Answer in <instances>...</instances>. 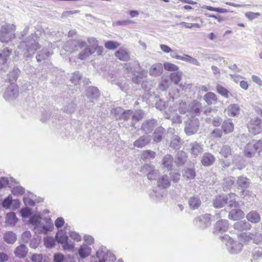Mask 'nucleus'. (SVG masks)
<instances>
[{
  "instance_id": "1",
  "label": "nucleus",
  "mask_w": 262,
  "mask_h": 262,
  "mask_svg": "<svg viewBox=\"0 0 262 262\" xmlns=\"http://www.w3.org/2000/svg\"><path fill=\"white\" fill-rule=\"evenodd\" d=\"M29 223L31 224L36 232L39 234H47L52 231L54 226L50 218L41 217L40 214H36L31 216Z\"/></svg>"
},
{
  "instance_id": "2",
  "label": "nucleus",
  "mask_w": 262,
  "mask_h": 262,
  "mask_svg": "<svg viewBox=\"0 0 262 262\" xmlns=\"http://www.w3.org/2000/svg\"><path fill=\"white\" fill-rule=\"evenodd\" d=\"M38 39V37L36 34H32L26 40L20 43L19 48L24 50H26V52L24 53L26 57L32 56L38 49L40 48Z\"/></svg>"
},
{
  "instance_id": "3",
  "label": "nucleus",
  "mask_w": 262,
  "mask_h": 262,
  "mask_svg": "<svg viewBox=\"0 0 262 262\" xmlns=\"http://www.w3.org/2000/svg\"><path fill=\"white\" fill-rule=\"evenodd\" d=\"M16 26L12 24H5L0 28V41L8 43L16 37Z\"/></svg>"
},
{
  "instance_id": "4",
  "label": "nucleus",
  "mask_w": 262,
  "mask_h": 262,
  "mask_svg": "<svg viewBox=\"0 0 262 262\" xmlns=\"http://www.w3.org/2000/svg\"><path fill=\"white\" fill-rule=\"evenodd\" d=\"M55 238L58 244L62 245L64 250H73L75 247V244L69 241V237L65 230H59L56 233Z\"/></svg>"
},
{
  "instance_id": "5",
  "label": "nucleus",
  "mask_w": 262,
  "mask_h": 262,
  "mask_svg": "<svg viewBox=\"0 0 262 262\" xmlns=\"http://www.w3.org/2000/svg\"><path fill=\"white\" fill-rule=\"evenodd\" d=\"M221 239L223 242H226L227 250L231 254H236L241 251L243 244L234 241L227 234L221 236Z\"/></svg>"
},
{
  "instance_id": "6",
  "label": "nucleus",
  "mask_w": 262,
  "mask_h": 262,
  "mask_svg": "<svg viewBox=\"0 0 262 262\" xmlns=\"http://www.w3.org/2000/svg\"><path fill=\"white\" fill-rule=\"evenodd\" d=\"M256 151L262 152V139L249 142L245 147L244 153L246 156L251 157Z\"/></svg>"
},
{
  "instance_id": "7",
  "label": "nucleus",
  "mask_w": 262,
  "mask_h": 262,
  "mask_svg": "<svg viewBox=\"0 0 262 262\" xmlns=\"http://www.w3.org/2000/svg\"><path fill=\"white\" fill-rule=\"evenodd\" d=\"M173 108L178 110L180 114H185L187 112H194L195 113H198L200 111V104L195 102H193L191 104H187L186 102L181 101L179 102V106H172Z\"/></svg>"
},
{
  "instance_id": "8",
  "label": "nucleus",
  "mask_w": 262,
  "mask_h": 262,
  "mask_svg": "<svg viewBox=\"0 0 262 262\" xmlns=\"http://www.w3.org/2000/svg\"><path fill=\"white\" fill-rule=\"evenodd\" d=\"M19 95L18 86L15 83H11L4 92V98L10 101L15 99Z\"/></svg>"
},
{
  "instance_id": "9",
  "label": "nucleus",
  "mask_w": 262,
  "mask_h": 262,
  "mask_svg": "<svg viewBox=\"0 0 262 262\" xmlns=\"http://www.w3.org/2000/svg\"><path fill=\"white\" fill-rule=\"evenodd\" d=\"M249 132L253 135L259 134L262 129L261 120L257 117L250 119L247 125Z\"/></svg>"
},
{
  "instance_id": "10",
  "label": "nucleus",
  "mask_w": 262,
  "mask_h": 262,
  "mask_svg": "<svg viewBox=\"0 0 262 262\" xmlns=\"http://www.w3.org/2000/svg\"><path fill=\"white\" fill-rule=\"evenodd\" d=\"M141 172L147 175L149 180H156L160 177L159 171L155 168L152 165L145 164L141 169Z\"/></svg>"
},
{
  "instance_id": "11",
  "label": "nucleus",
  "mask_w": 262,
  "mask_h": 262,
  "mask_svg": "<svg viewBox=\"0 0 262 262\" xmlns=\"http://www.w3.org/2000/svg\"><path fill=\"white\" fill-rule=\"evenodd\" d=\"M86 43L82 40H70L68 41L64 46L65 51L73 53L77 51L79 49L85 47Z\"/></svg>"
},
{
  "instance_id": "12",
  "label": "nucleus",
  "mask_w": 262,
  "mask_h": 262,
  "mask_svg": "<svg viewBox=\"0 0 262 262\" xmlns=\"http://www.w3.org/2000/svg\"><path fill=\"white\" fill-rule=\"evenodd\" d=\"M96 256L99 261L95 262L113 261L116 259L114 255L105 248L99 249L96 252Z\"/></svg>"
},
{
  "instance_id": "13",
  "label": "nucleus",
  "mask_w": 262,
  "mask_h": 262,
  "mask_svg": "<svg viewBox=\"0 0 262 262\" xmlns=\"http://www.w3.org/2000/svg\"><path fill=\"white\" fill-rule=\"evenodd\" d=\"M195 225L201 229H205L209 227L211 223V215L205 214L198 216L194 220Z\"/></svg>"
},
{
  "instance_id": "14",
  "label": "nucleus",
  "mask_w": 262,
  "mask_h": 262,
  "mask_svg": "<svg viewBox=\"0 0 262 262\" xmlns=\"http://www.w3.org/2000/svg\"><path fill=\"white\" fill-rule=\"evenodd\" d=\"M229 228V223L227 220H221L218 221L214 225L213 233L215 234H222L226 232Z\"/></svg>"
},
{
  "instance_id": "15",
  "label": "nucleus",
  "mask_w": 262,
  "mask_h": 262,
  "mask_svg": "<svg viewBox=\"0 0 262 262\" xmlns=\"http://www.w3.org/2000/svg\"><path fill=\"white\" fill-rule=\"evenodd\" d=\"M199 120L193 118L191 120L187 122L185 127V132L187 135H191L195 134L198 129Z\"/></svg>"
},
{
  "instance_id": "16",
  "label": "nucleus",
  "mask_w": 262,
  "mask_h": 262,
  "mask_svg": "<svg viewBox=\"0 0 262 262\" xmlns=\"http://www.w3.org/2000/svg\"><path fill=\"white\" fill-rule=\"evenodd\" d=\"M169 113H166L165 117L167 119H171L172 123L180 124L182 120L181 117L177 115V109H174L173 107H170L168 109Z\"/></svg>"
},
{
  "instance_id": "17",
  "label": "nucleus",
  "mask_w": 262,
  "mask_h": 262,
  "mask_svg": "<svg viewBox=\"0 0 262 262\" xmlns=\"http://www.w3.org/2000/svg\"><path fill=\"white\" fill-rule=\"evenodd\" d=\"M112 113L115 115L117 119L123 118L127 119L133 114V112L130 110L123 112L121 107H117L112 110Z\"/></svg>"
},
{
  "instance_id": "18",
  "label": "nucleus",
  "mask_w": 262,
  "mask_h": 262,
  "mask_svg": "<svg viewBox=\"0 0 262 262\" xmlns=\"http://www.w3.org/2000/svg\"><path fill=\"white\" fill-rule=\"evenodd\" d=\"M170 179L166 174L160 176L157 181V186L160 189H166L170 186Z\"/></svg>"
},
{
  "instance_id": "19",
  "label": "nucleus",
  "mask_w": 262,
  "mask_h": 262,
  "mask_svg": "<svg viewBox=\"0 0 262 262\" xmlns=\"http://www.w3.org/2000/svg\"><path fill=\"white\" fill-rule=\"evenodd\" d=\"M11 54V51L5 49L0 53V70H4L7 67V61Z\"/></svg>"
},
{
  "instance_id": "20",
  "label": "nucleus",
  "mask_w": 262,
  "mask_h": 262,
  "mask_svg": "<svg viewBox=\"0 0 262 262\" xmlns=\"http://www.w3.org/2000/svg\"><path fill=\"white\" fill-rule=\"evenodd\" d=\"M115 56L120 60L127 61L130 59V53L125 48H120L115 53Z\"/></svg>"
},
{
  "instance_id": "21",
  "label": "nucleus",
  "mask_w": 262,
  "mask_h": 262,
  "mask_svg": "<svg viewBox=\"0 0 262 262\" xmlns=\"http://www.w3.org/2000/svg\"><path fill=\"white\" fill-rule=\"evenodd\" d=\"M240 110L238 104H231L225 110L224 113L229 117H236L239 114Z\"/></svg>"
},
{
  "instance_id": "22",
  "label": "nucleus",
  "mask_w": 262,
  "mask_h": 262,
  "mask_svg": "<svg viewBox=\"0 0 262 262\" xmlns=\"http://www.w3.org/2000/svg\"><path fill=\"white\" fill-rule=\"evenodd\" d=\"M228 200V198L226 194L217 195L213 200V206L215 208H222L227 203Z\"/></svg>"
},
{
  "instance_id": "23",
  "label": "nucleus",
  "mask_w": 262,
  "mask_h": 262,
  "mask_svg": "<svg viewBox=\"0 0 262 262\" xmlns=\"http://www.w3.org/2000/svg\"><path fill=\"white\" fill-rule=\"evenodd\" d=\"M151 140L150 136L145 135L136 140L134 143V145L137 148H142L146 145L148 144Z\"/></svg>"
},
{
  "instance_id": "24",
  "label": "nucleus",
  "mask_w": 262,
  "mask_h": 262,
  "mask_svg": "<svg viewBox=\"0 0 262 262\" xmlns=\"http://www.w3.org/2000/svg\"><path fill=\"white\" fill-rule=\"evenodd\" d=\"M190 153L194 157H196L203 152V146L194 142L190 144Z\"/></svg>"
},
{
  "instance_id": "25",
  "label": "nucleus",
  "mask_w": 262,
  "mask_h": 262,
  "mask_svg": "<svg viewBox=\"0 0 262 262\" xmlns=\"http://www.w3.org/2000/svg\"><path fill=\"white\" fill-rule=\"evenodd\" d=\"M228 217L230 220L236 221L244 217L243 211L239 209H234L231 210L229 213Z\"/></svg>"
},
{
  "instance_id": "26",
  "label": "nucleus",
  "mask_w": 262,
  "mask_h": 262,
  "mask_svg": "<svg viewBox=\"0 0 262 262\" xmlns=\"http://www.w3.org/2000/svg\"><path fill=\"white\" fill-rule=\"evenodd\" d=\"M215 161L214 157L210 153L204 154L202 159L201 162L205 166H209L213 164Z\"/></svg>"
},
{
  "instance_id": "27",
  "label": "nucleus",
  "mask_w": 262,
  "mask_h": 262,
  "mask_svg": "<svg viewBox=\"0 0 262 262\" xmlns=\"http://www.w3.org/2000/svg\"><path fill=\"white\" fill-rule=\"evenodd\" d=\"M163 72V66L162 63H158L153 64L149 70L150 75L158 76L160 75Z\"/></svg>"
},
{
  "instance_id": "28",
  "label": "nucleus",
  "mask_w": 262,
  "mask_h": 262,
  "mask_svg": "<svg viewBox=\"0 0 262 262\" xmlns=\"http://www.w3.org/2000/svg\"><path fill=\"white\" fill-rule=\"evenodd\" d=\"M165 193L163 191H158L153 189L149 193L151 199L155 202L160 201L164 196Z\"/></svg>"
},
{
  "instance_id": "29",
  "label": "nucleus",
  "mask_w": 262,
  "mask_h": 262,
  "mask_svg": "<svg viewBox=\"0 0 262 262\" xmlns=\"http://www.w3.org/2000/svg\"><path fill=\"white\" fill-rule=\"evenodd\" d=\"M91 248L86 244L82 245L79 250L78 254L81 258H84L88 257L91 253Z\"/></svg>"
},
{
  "instance_id": "30",
  "label": "nucleus",
  "mask_w": 262,
  "mask_h": 262,
  "mask_svg": "<svg viewBox=\"0 0 262 262\" xmlns=\"http://www.w3.org/2000/svg\"><path fill=\"white\" fill-rule=\"evenodd\" d=\"M14 253L16 256L23 258L28 253V248L25 245L22 244L15 248Z\"/></svg>"
},
{
  "instance_id": "31",
  "label": "nucleus",
  "mask_w": 262,
  "mask_h": 262,
  "mask_svg": "<svg viewBox=\"0 0 262 262\" xmlns=\"http://www.w3.org/2000/svg\"><path fill=\"white\" fill-rule=\"evenodd\" d=\"M156 121L155 120L151 119L147 120L144 122L142 124L141 129L146 133H148L152 130L153 128L156 125Z\"/></svg>"
},
{
  "instance_id": "32",
  "label": "nucleus",
  "mask_w": 262,
  "mask_h": 262,
  "mask_svg": "<svg viewBox=\"0 0 262 262\" xmlns=\"http://www.w3.org/2000/svg\"><path fill=\"white\" fill-rule=\"evenodd\" d=\"M173 162V157L170 155H165L162 159V164L164 168L171 170Z\"/></svg>"
},
{
  "instance_id": "33",
  "label": "nucleus",
  "mask_w": 262,
  "mask_h": 262,
  "mask_svg": "<svg viewBox=\"0 0 262 262\" xmlns=\"http://www.w3.org/2000/svg\"><path fill=\"white\" fill-rule=\"evenodd\" d=\"M251 227V225L248 222L244 221L236 222L234 224V229L239 231L250 229Z\"/></svg>"
},
{
  "instance_id": "34",
  "label": "nucleus",
  "mask_w": 262,
  "mask_h": 262,
  "mask_svg": "<svg viewBox=\"0 0 262 262\" xmlns=\"http://www.w3.org/2000/svg\"><path fill=\"white\" fill-rule=\"evenodd\" d=\"M18 221L14 212H10L6 216V223L8 226H14Z\"/></svg>"
},
{
  "instance_id": "35",
  "label": "nucleus",
  "mask_w": 262,
  "mask_h": 262,
  "mask_svg": "<svg viewBox=\"0 0 262 262\" xmlns=\"http://www.w3.org/2000/svg\"><path fill=\"white\" fill-rule=\"evenodd\" d=\"M187 159L186 154L183 151H180L177 154L175 161L178 165H182L185 164Z\"/></svg>"
},
{
  "instance_id": "36",
  "label": "nucleus",
  "mask_w": 262,
  "mask_h": 262,
  "mask_svg": "<svg viewBox=\"0 0 262 262\" xmlns=\"http://www.w3.org/2000/svg\"><path fill=\"white\" fill-rule=\"evenodd\" d=\"M246 217L247 220L252 223H257L260 221V215L255 211L250 212Z\"/></svg>"
},
{
  "instance_id": "37",
  "label": "nucleus",
  "mask_w": 262,
  "mask_h": 262,
  "mask_svg": "<svg viewBox=\"0 0 262 262\" xmlns=\"http://www.w3.org/2000/svg\"><path fill=\"white\" fill-rule=\"evenodd\" d=\"M99 94L98 89L95 87H89L86 90V95L90 99L96 98Z\"/></svg>"
},
{
  "instance_id": "38",
  "label": "nucleus",
  "mask_w": 262,
  "mask_h": 262,
  "mask_svg": "<svg viewBox=\"0 0 262 262\" xmlns=\"http://www.w3.org/2000/svg\"><path fill=\"white\" fill-rule=\"evenodd\" d=\"M204 99L208 105L214 104L217 101L215 94L212 92L207 93L204 96Z\"/></svg>"
},
{
  "instance_id": "39",
  "label": "nucleus",
  "mask_w": 262,
  "mask_h": 262,
  "mask_svg": "<svg viewBox=\"0 0 262 262\" xmlns=\"http://www.w3.org/2000/svg\"><path fill=\"white\" fill-rule=\"evenodd\" d=\"M146 72L144 70H141L139 73L137 74L134 73L133 77V81L136 83H139L146 77Z\"/></svg>"
},
{
  "instance_id": "40",
  "label": "nucleus",
  "mask_w": 262,
  "mask_h": 262,
  "mask_svg": "<svg viewBox=\"0 0 262 262\" xmlns=\"http://www.w3.org/2000/svg\"><path fill=\"white\" fill-rule=\"evenodd\" d=\"M165 130L162 127H158L154 134V141L156 142H160L163 136Z\"/></svg>"
},
{
  "instance_id": "41",
  "label": "nucleus",
  "mask_w": 262,
  "mask_h": 262,
  "mask_svg": "<svg viewBox=\"0 0 262 262\" xmlns=\"http://www.w3.org/2000/svg\"><path fill=\"white\" fill-rule=\"evenodd\" d=\"M220 154L225 159H227L232 156V150L230 146H223L220 150Z\"/></svg>"
},
{
  "instance_id": "42",
  "label": "nucleus",
  "mask_w": 262,
  "mask_h": 262,
  "mask_svg": "<svg viewBox=\"0 0 262 262\" xmlns=\"http://www.w3.org/2000/svg\"><path fill=\"white\" fill-rule=\"evenodd\" d=\"M201 204V200L198 196H192L189 200V205L192 209L198 208Z\"/></svg>"
},
{
  "instance_id": "43",
  "label": "nucleus",
  "mask_w": 262,
  "mask_h": 262,
  "mask_svg": "<svg viewBox=\"0 0 262 262\" xmlns=\"http://www.w3.org/2000/svg\"><path fill=\"white\" fill-rule=\"evenodd\" d=\"M222 128L225 133L232 132L234 129V125L231 120L228 119L225 120L223 124Z\"/></svg>"
},
{
  "instance_id": "44",
  "label": "nucleus",
  "mask_w": 262,
  "mask_h": 262,
  "mask_svg": "<svg viewBox=\"0 0 262 262\" xmlns=\"http://www.w3.org/2000/svg\"><path fill=\"white\" fill-rule=\"evenodd\" d=\"M14 180L12 178L9 179L7 178L2 177L0 178V189L5 188L6 186L11 187L13 186L12 183Z\"/></svg>"
},
{
  "instance_id": "45",
  "label": "nucleus",
  "mask_w": 262,
  "mask_h": 262,
  "mask_svg": "<svg viewBox=\"0 0 262 262\" xmlns=\"http://www.w3.org/2000/svg\"><path fill=\"white\" fill-rule=\"evenodd\" d=\"M252 233L243 232L238 235L239 241L243 243H248L251 241Z\"/></svg>"
},
{
  "instance_id": "46",
  "label": "nucleus",
  "mask_w": 262,
  "mask_h": 262,
  "mask_svg": "<svg viewBox=\"0 0 262 262\" xmlns=\"http://www.w3.org/2000/svg\"><path fill=\"white\" fill-rule=\"evenodd\" d=\"M4 240L8 244H13L16 240V234L11 231L7 232L4 236Z\"/></svg>"
},
{
  "instance_id": "47",
  "label": "nucleus",
  "mask_w": 262,
  "mask_h": 262,
  "mask_svg": "<svg viewBox=\"0 0 262 262\" xmlns=\"http://www.w3.org/2000/svg\"><path fill=\"white\" fill-rule=\"evenodd\" d=\"M94 52L92 50H91L90 48L88 47L84 48V50L81 51V52L78 54V58L81 60L85 59L88 58L90 55L93 54Z\"/></svg>"
},
{
  "instance_id": "48",
  "label": "nucleus",
  "mask_w": 262,
  "mask_h": 262,
  "mask_svg": "<svg viewBox=\"0 0 262 262\" xmlns=\"http://www.w3.org/2000/svg\"><path fill=\"white\" fill-rule=\"evenodd\" d=\"M227 196L228 198L227 203L229 204L230 207H238L239 206L238 202L235 201L236 196L235 194L230 193L227 194Z\"/></svg>"
},
{
  "instance_id": "49",
  "label": "nucleus",
  "mask_w": 262,
  "mask_h": 262,
  "mask_svg": "<svg viewBox=\"0 0 262 262\" xmlns=\"http://www.w3.org/2000/svg\"><path fill=\"white\" fill-rule=\"evenodd\" d=\"M183 176L187 180L193 179L195 176V170L193 168H186L183 171Z\"/></svg>"
},
{
  "instance_id": "50",
  "label": "nucleus",
  "mask_w": 262,
  "mask_h": 262,
  "mask_svg": "<svg viewBox=\"0 0 262 262\" xmlns=\"http://www.w3.org/2000/svg\"><path fill=\"white\" fill-rule=\"evenodd\" d=\"M52 54V52L43 50L38 54L37 55L36 59L37 61L40 62L43 60L46 59Z\"/></svg>"
},
{
  "instance_id": "51",
  "label": "nucleus",
  "mask_w": 262,
  "mask_h": 262,
  "mask_svg": "<svg viewBox=\"0 0 262 262\" xmlns=\"http://www.w3.org/2000/svg\"><path fill=\"white\" fill-rule=\"evenodd\" d=\"M182 73L181 72H177L172 73L170 74V78L171 80L175 84H177L181 80Z\"/></svg>"
},
{
  "instance_id": "52",
  "label": "nucleus",
  "mask_w": 262,
  "mask_h": 262,
  "mask_svg": "<svg viewBox=\"0 0 262 262\" xmlns=\"http://www.w3.org/2000/svg\"><path fill=\"white\" fill-rule=\"evenodd\" d=\"M237 184L239 186L242 188H247L250 184L249 180L246 177H238Z\"/></svg>"
},
{
  "instance_id": "53",
  "label": "nucleus",
  "mask_w": 262,
  "mask_h": 262,
  "mask_svg": "<svg viewBox=\"0 0 262 262\" xmlns=\"http://www.w3.org/2000/svg\"><path fill=\"white\" fill-rule=\"evenodd\" d=\"M12 187L11 192L14 195H20L25 193V188L20 185L14 186L13 185Z\"/></svg>"
},
{
  "instance_id": "54",
  "label": "nucleus",
  "mask_w": 262,
  "mask_h": 262,
  "mask_svg": "<svg viewBox=\"0 0 262 262\" xmlns=\"http://www.w3.org/2000/svg\"><path fill=\"white\" fill-rule=\"evenodd\" d=\"M216 91L218 93L225 98H228L231 95L230 92L223 86L217 85L216 86Z\"/></svg>"
},
{
  "instance_id": "55",
  "label": "nucleus",
  "mask_w": 262,
  "mask_h": 262,
  "mask_svg": "<svg viewBox=\"0 0 262 262\" xmlns=\"http://www.w3.org/2000/svg\"><path fill=\"white\" fill-rule=\"evenodd\" d=\"M45 246L48 248H52L55 246V243L53 237L47 236L43 238Z\"/></svg>"
},
{
  "instance_id": "56",
  "label": "nucleus",
  "mask_w": 262,
  "mask_h": 262,
  "mask_svg": "<svg viewBox=\"0 0 262 262\" xmlns=\"http://www.w3.org/2000/svg\"><path fill=\"white\" fill-rule=\"evenodd\" d=\"M119 43L113 40L107 41L104 43V47L108 50H115L119 47Z\"/></svg>"
},
{
  "instance_id": "57",
  "label": "nucleus",
  "mask_w": 262,
  "mask_h": 262,
  "mask_svg": "<svg viewBox=\"0 0 262 262\" xmlns=\"http://www.w3.org/2000/svg\"><path fill=\"white\" fill-rule=\"evenodd\" d=\"M88 41L90 45L89 47L95 52L98 46V41L95 38H89Z\"/></svg>"
},
{
  "instance_id": "58",
  "label": "nucleus",
  "mask_w": 262,
  "mask_h": 262,
  "mask_svg": "<svg viewBox=\"0 0 262 262\" xmlns=\"http://www.w3.org/2000/svg\"><path fill=\"white\" fill-rule=\"evenodd\" d=\"M169 85L168 79L162 77L159 84V89L161 91H165L169 87Z\"/></svg>"
},
{
  "instance_id": "59",
  "label": "nucleus",
  "mask_w": 262,
  "mask_h": 262,
  "mask_svg": "<svg viewBox=\"0 0 262 262\" xmlns=\"http://www.w3.org/2000/svg\"><path fill=\"white\" fill-rule=\"evenodd\" d=\"M163 67L165 70L169 71H176L179 69V67L177 66L168 62L164 63Z\"/></svg>"
},
{
  "instance_id": "60",
  "label": "nucleus",
  "mask_w": 262,
  "mask_h": 262,
  "mask_svg": "<svg viewBox=\"0 0 262 262\" xmlns=\"http://www.w3.org/2000/svg\"><path fill=\"white\" fill-rule=\"evenodd\" d=\"M12 202V196L11 194H10L3 201L2 206L5 209L10 208L11 207Z\"/></svg>"
},
{
  "instance_id": "61",
  "label": "nucleus",
  "mask_w": 262,
  "mask_h": 262,
  "mask_svg": "<svg viewBox=\"0 0 262 262\" xmlns=\"http://www.w3.org/2000/svg\"><path fill=\"white\" fill-rule=\"evenodd\" d=\"M156 155L155 152L150 150H146L143 152L142 158L143 159H151L155 158Z\"/></svg>"
},
{
  "instance_id": "62",
  "label": "nucleus",
  "mask_w": 262,
  "mask_h": 262,
  "mask_svg": "<svg viewBox=\"0 0 262 262\" xmlns=\"http://www.w3.org/2000/svg\"><path fill=\"white\" fill-rule=\"evenodd\" d=\"M70 237L75 242H79L82 240L81 235L76 231H71L69 233Z\"/></svg>"
},
{
  "instance_id": "63",
  "label": "nucleus",
  "mask_w": 262,
  "mask_h": 262,
  "mask_svg": "<svg viewBox=\"0 0 262 262\" xmlns=\"http://www.w3.org/2000/svg\"><path fill=\"white\" fill-rule=\"evenodd\" d=\"M251 241L255 244H258L262 241V235L259 232L252 233Z\"/></svg>"
},
{
  "instance_id": "64",
  "label": "nucleus",
  "mask_w": 262,
  "mask_h": 262,
  "mask_svg": "<svg viewBox=\"0 0 262 262\" xmlns=\"http://www.w3.org/2000/svg\"><path fill=\"white\" fill-rule=\"evenodd\" d=\"M144 113L142 111L138 110L136 111L135 113L133 115L132 119L133 121H138L143 118Z\"/></svg>"
}]
</instances>
